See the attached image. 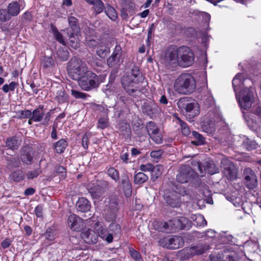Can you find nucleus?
<instances>
[{
	"mask_svg": "<svg viewBox=\"0 0 261 261\" xmlns=\"http://www.w3.org/2000/svg\"><path fill=\"white\" fill-rule=\"evenodd\" d=\"M32 120L35 122H41L43 125H47L50 118V112H46L44 106L39 105L32 112Z\"/></svg>",
	"mask_w": 261,
	"mask_h": 261,
	"instance_id": "obj_9",
	"label": "nucleus"
},
{
	"mask_svg": "<svg viewBox=\"0 0 261 261\" xmlns=\"http://www.w3.org/2000/svg\"><path fill=\"white\" fill-rule=\"evenodd\" d=\"M161 243L164 247L170 249H176L184 245V240L181 237L174 236L171 238H164L161 240Z\"/></svg>",
	"mask_w": 261,
	"mask_h": 261,
	"instance_id": "obj_15",
	"label": "nucleus"
},
{
	"mask_svg": "<svg viewBox=\"0 0 261 261\" xmlns=\"http://www.w3.org/2000/svg\"><path fill=\"white\" fill-rule=\"evenodd\" d=\"M142 108L143 112L146 113L148 115L156 113L158 110V107L156 105L148 102L144 103Z\"/></svg>",
	"mask_w": 261,
	"mask_h": 261,
	"instance_id": "obj_34",
	"label": "nucleus"
},
{
	"mask_svg": "<svg viewBox=\"0 0 261 261\" xmlns=\"http://www.w3.org/2000/svg\"><path fill=\"white\" fill-rule=\"evenodd\" d=\"M163 154V151L161 150L152 151L150 152V156L155 159H160Z\"/></svg>",
	"mask_w": 261,
	"mask_h": 261,
	"instance_id": "obj_64",
	"label": "nucleus"
},
{
	"mask_svg": "<svg viewBox=\"0 0 261 261\" xmlns=\"http://www.w3.org/2000/svg\"><path fill=\"white\" fill-rule=\"evenodd\" d=\"M243 175L246 187L249 190L255 189L257 187V178L254 172L249 167L245 168Z\"/></svg>",
	"mask_w": 261,
	"mask_h": 261,
	"instance_id": "obj_14",
	"label": "nucleus"
},
{
	"mask_svg": "<svg viewBox=\"0 0 261 261\" xmlns=\"http://www.w3.org/2000/svg\"><path fill=\"white\" fill-rule=\"evenodd\" d=\"M109 126V120L107 115L101 117L98 119L97 123V127L103 129Z\"/></svg>",
	"mask_w": 261,
	"mask_h": 261,
	"instance_id": "obj_40",
	"label": "nucleus"
},
{
	"mask_svg": "<svg viewBox=\"0 0 261 261\" xmlns=\"http://www.w3.org/2000/svg\"><path fill=\"white\" fill-rule=\"evenodd\" d=\"M67 34L69 37V44L73 48H77L79 47L80 43L79 38H77L78 35H75V33L71 32V31L67 30Z\"/></svg>",
	"mask_w": 261,
	"mask_h": 261,
	"instance_id": "obj_31",
	"label": "nucleus"
},
{
	"mask_svg": "<svg viewBox=\"0 0 261 261\" xmlns=\"http://www.w3.org/2000/svg\"><path fill=\"white\" fill-rule=\"evenodd\" d=\"M192 135L196 139V140L192 141V143L193 144L196 145H200L204 143L205 139L200 134L196 131H193Z\"/></svg>",
	"mask_w": 261,
	"mask_h": 261,
	"instance_id": "obj_44",
	"label": "nucleus"
},
{
	"mask_svg": "<svg viewBox=\"0 0 261 261\" xmlns=\"http://www.w3.org/2000/svg\"><path fill=\"white\" fill-rule=\"evenodd\" d=\"M67 223L72 230L76 231H80L85 226L83 219L74 214L68 217Z\"/></svg>",
	"mask_w": 261,
	"mask_h": 261,
	"instance_id": "obj_17",
	"label": "nucleus"
},
{
	"mask_svg": "<svg viewBox=\"0 0 261 261\" xmlns=\"http://www.w3.org/2000/svg\"><path fill=\"white\" fill-rule=\"evenodd\" d=\"M195 174L194 171L189 166L184 165L180 167L176 179L180 183H186L193 179Z\"/></svg>",
	"mask_w": 261,
	"mask_h": 261,
	"instance_id": "obj_12",
	"label": "nucleus"
},
{
	"mask_svg": "<svg viewBox=\"0 0 261 261\" xmlns=\"http://www.w3.org/2000/svg\"><path fill=\"white\" fill-rule=\"evenodd\" d=\"M201 127L202 130L207 134H213L215 131V124L212 120H204Z\"/></svg>",
	"mask_w": 261,
	"mask_h": 261,
	"instance_id": "obj_32",
	"label": "nucleus"
},
{
	"mask_svg": "<svg viewBox=\"0 0 261 261\" xmlns=\"http://www.w3.org/2000/svg\"><path fill=\"white\" fill-rule=\"evenodd\" d=\"M67 142L64 139H60L54 144V148L58 153H63L66 147Z\"/></svg>",
	"mask_w": 261,
	"mask_h": 261,
	"instance_id": "obj_37",
	"label": "nucleus"
},
{
	"mask_svg": "<svg viewBox=\"0 0 261 261\" xmlns=\"http://www.w3.org/2000/svg\"><path fill=\"white\" fill-rule=\"evenodd\" d=\"M121 83L126 92L133 96H138L143 90L140 81L133 80L129 77H122Z\"/></svg>",
	"mask_w": 261,
	"mask_h": 261,
	"instance_id": "obj_6",
	"label": "nucleus"
},
{
	"mask_svg": "<svg viewBox=\"0 0 261 261\" xmlns=\"http://www.w3.org/2000/svg\"><path fill=\"white\" fill-rule=\"evenodd\" d=\"M146 128L149 137L156 144H161L163 142L162 135L156 124L149 121L146 124Z\"/></svg>",
	"mask_w": 261,
	"mask_h": 261,
	"instance_id": "obj_13",
	"label": "nucleus"
},
{
	"mask_svg": "<svg viewBox=\"0 0 261 261\" xmlns=\"http://www.w3.org/2000/svg\"><path fill=\"white\" fill-rule=\"evenodd\" d=\"M140 74V72L139 69L136 67L132 69L131 72L129 74L123 76L122 77H129L133 80L140 81V79L141 78L139 77Z\"/></svg>",
	"mask_w": 261,
	"mask_h": 261,
	"instance_id": "obj_46",
	"label": "nucleus"
},
{
	"mask_svg": "<svg viewBox=\"0 0 261 261\" xmlns=\"http://www.w3.org/2000/svg\"><path fill=\"white\" fill-rule=\"evenodd\" d=\"M91 5L93 6V10L96 14L101 13L105 9L104 4L101 0H95Z\"/></svg>",
	"mask_w": 261,
	"mask_h": 261,
	"instance_id": "obj_41",
	"label": "nucleus"
},
{
	"mask_svg": "<svg viewBox=\"0 0 261 261\" xmlns=\"http://www.w3.org/2000/svg\"><path fill=\"white\" fill-rule=\"evenodd\" d=\"M167 203L173 207H178L180 204V200L176 194V192L171 193L166 197Z\"/></svg>",
	"mask_w": 261,
	"mask_h": 261,
	"instance_id": "obj_29",
	"label": "nucleus"
},
{
	"mask_svg": "<svg viewBox=\"0 0 261 261\" xmlns=\"http://www.w3.org/2000/svg\"><path fill=\"white\" fill-rule=\"evenodd\" d=\"M105 13L111 20L114 21L117 18V13L115 9L110 5H108L105 9Z\"/></svg>",
	"mask_w": 261,
	"mask_h": 261,
	"instance_id": "obj_42",
	"label": "nucleus"
},
{
	"mask_svg": "<svg viewBox=\"0 0 261 261\" xmlns=\"http://www.w3.org/2000/svg\"><path fill=\"white\" fill-rule=\"evenodd\" d=\"M148 177L144 173L140 172L136 174L134 176V183L137 185H140L146 182Z\"/></svg>",
	"mask_w": 261,
	"mask_h": 261,
	"instance_id": "obj_39",
	"label": "nucleus"
},
{
	"mask_svg": "<svg viewBox=\"0 0 261 261\" xmlns=\"http://www.w3.org/2000/svg\"><path fill=\"white\" fill-rule=\"evenodd\" d=\"M195 222L196 223L197 225L199 226H205L206 225V221L205 220L204 217L201 215H198L196 216Z\"/></svg>",
	"mask_w": 261,
	"mask_h": 261,
	"instance_id": "obj_59",
	"label": "nucleus"
},
{
	"mask_svg": "<svg viewBox=\"0 0 261 261\" xmlns=\"http://www.w3.org/2000/svg\"><path fill=\"white\" fill-rule=\"evenodd\" d=\"M24 2L22 0H19L18 2L13 1L8 5L7 11L10 17H15L19 14L21 10V7Z\"/></svg>",
	"mask_w": 261,
	"mask_h": 261,
	"instance_id": "obj_21",
	"label": "nucleus"
},
{
	"mask_svg": "<svg viewBox=\"0 0 261 261\" xmlns=\"http://www.w3.org/2000/svg\"><path fill=\"white\" fill-rule=\"evenodd\" d=\"M20 159L23 163L31 164L33 160L32 148L27 146L23 147L21 151Z\"/></svg>",
	"mask_w": 261,
	"mask_h": 261,
	"instance_id": "obj_23",
	"label": "nucleus"
},
{
	"mask_svg": "<svg viewBox=\"0 0 261 261\" xmlns=\"http://www.w3.org/2000/svg\"><path fill=\"white\" fill-rule=\"evenodd\" d=\"M129 254L135 260V261H143V258L141 254L134 249L131 248L129 249Z\"/></svg>",
	"mask_w": 261,
	"mask_h": 261,
	"instance_id": "obj_53",
	"label": "nucleus"
},
{
	"mask_svg": "<svg viewBox=\"0 0 261 261\" xmlns=\"http://www.w3.org/2000/svg\"><path fill=\"white\" fill-rule=\"evenodd\" d=\"M119 131L123 134H128L130 133V128L128 124L122 123L119 125Z\"/></svg>",
	"mask_w": 261,
	"mask_h": 261,
	"instance_id": "obj_58",
	"label": "nucleus"
},
{
	"mask_svg": "<svg viewBox=\"0 0 261 261\" xmlns=\"http://www.w3.org/2000/svg\"><path fill=\"white\" fill-rule=\"evenodd\" d=\"M165 230H171L189 229L191 227V221L185 217L174 218L169 220L168 222L163 223Z\"/></svg>",
	"mask_w": 261,
	"mask_h": 261,
	"instance_id": "obj_8",
	"label": "nucleus"
},
{
	"mask_svg": "<svg viewBox=\"0 0 261 261\" xmlns=\"http://www.w3.org/2000/svg\"><path fill=\"white\" fill-rule=\"evenodd\" d=\"M41 65L45 71L49 70L56 65V62L52 57L43 56L41 60Z\"/></svg>",
	"mask_w": 261,
	"mask_h": 261,
	"instance_id": "obj_26",
	"label": "nucleus"
},
{
	"mask_svg": "<svg viewBox=\"0 0 261 261\" xmlns=\"http://www.w3.org/2000/svg\"><path fill=\"white\" fill-rule=\"evenodd\" d=\"M105 77L101 75H97L90 70L84 74L78 81V84L82 89L89 91L98 87L100 84L103 82Z\"/></svg>",
	"mask_w": 261,
	"mask_h": 261,
	"instance_id": "obj_4",
	"label": "nucleus"
},
{
	"mask_svg": "<svg viewBox=\"0 0 261 261\" xmlns=\"http://www.w3.org/2000/svg\"><path fill=\"white\" fill-rule=\"evenodd\" d=\"M67 69L69 76L77 81L90 70L85 62L75 57L68 63Z\"/></svg>",
	"mask_w": 261,
	"mask_h": 261,
	"instance_id": "obj_3",
	"label": "nucleus"
},
{
	"mask_svg": "<svg viewBox=\"0 0 261 261\" xmlns=\"http://www.w3.org/2000/svg\"><path fill=\"white\" fill-rule=\"evenodd\" d=\"M9 177L11 180L19 182L23 179L24 173L21 170H17L11 172Z\"/></svg>",
	"mask_w": 261,
	"mask_h": 261,
	"instance_id": "obj_35",
	"label": "nucleus"
},
{
	"mask_svg": "<svg viewBox=\"0 0 261 261\" xmlns=\"http://www.w3.org/2000/svg\"><path fill=\"white\" fill-rule=\"evenodd\" d=\"M242 146L246 150H251L256 148L257 144L254 140L246 138L242 143Z\"/></svg>",
	"mask_w": 261,
	"mask_h": 261,
	"instance_id": "obj_38",
	"label": "nucleus"
},
{
	"mask_svg": "<svg viewBox=\"0 0 261 261\" xmlns=\"http://www.w3.org/2000/svg\"><path fill=\"white\" fill-rule=\"evenodd\" d=\"M53 32L56 39L60 43L65 45V42L63 39V35L56 29L53 30Z\"/></svg>",
	"mask_w": 261,
	"mask_h": 261,
	"instance_id": "obj_60",
	"label": "nucleus"
},
{
	"mask_svg": "<svg viewBox=\"0 0 261 261\" xmlns=\"http://www.w3.org/2000/svg\"><path fill=\"white\" fill-rule=\"evenodd\" d=\"M175 90L179 94L188 95L196 89V83L194 77L189 73L180 74L175 81Z\"/></svg>",
	"mask_w": 261,
	"mask_h": 261,
	"instance_id": "obj_1",
	"label": "nucleus"
},
{
	"mask_svg": "<svg viewBox=\"0 0 261 261\" xmlns=\"http://www.w3.org/2000/svg\"><path fill=\"white\" fill-rule=\"evenodd\" d=\"M188 253L192 255L201 254L204 252V249L201 246H196L190 248L187 250Z\"/></svg>",
	"mask_w": 261,
	"mask_h": 261,
	"instance_id": "obj_47",
	"label": "nucleus"
},
{
	"mask_svg": "<svg viewBox=\"0 0 261 261\" xmlns=\"http://www.w3.org/2000/svg\"><path fill=\"white\" fill-rule=\"evenodd\" d=\"M122 48L120 45L117 44L112 55L107 59V64L109 67H118L123 62L121 59Z\"/></svg>",
	"mask_w": 261,
	"mask_h": 261,
	"instance_id": "obj_16",
	"label": "nucleus"
},
{
	"mask_svg": "<svg viewBox=\"0 0 261 261\" xmlns=\"http://www.w3.org/2000/svg\"><path fill=\"white\" fill-rule=\"evenodd\" d=\"M94 228L98 236L108 243L113 242L114 237H119L121 232L120 225L116 222L111 223L107 228L97 222L94 224Z\"/></svg>",
	"mask_w": 261,
	"mask_h": 261,
	"instance_id": "obj_2",
	"label": "nucleus"
},
{
	"mask_svg": "<svg viewBox=\"0 0 261 261\" xmlns=\"http://www.w3.org/2000/svg\"><path fill=\"white\" fill-rule=\"evenodd\" d=\"M18 118L19 119L29 118L31 117L32 111L30 110H21L17 112Z\"/></svg>",
	"mask_w": 261,
	"mask_h": 261,
	"instance_id": "obj_56",
	"label": "nucleus"
},
{
	"mask_svg": "<svg viewBox=\"0 0 261 261\" xmlns=\"http://www.w3.org/2000/svg\"><path fill=\"white\" fill-rule=\"evenodd\" d=\"M85 33L86 35V44L89 47L94 48L98 47L102 41L98 39L91 38L90 36H93L95 34L94 31L89 28H86L85 30Z\"/></svg>",
	"mask_w": 261,
	"mask_h": 261,
	"instance_id": "obj_22",
	"label": "nucleus"
},
{
	"mask_svg": "<svg viewBox=\"0 0 261 261\" xmlns=\"http://www.w3.org/2000/svg\"><path fill=\"white\" fill-rule=\"evenodd\" d=\"M110 53V48L108 45L103 42H101L97 47L96 54L101 58H105Z\"/></svg>",
	"mask_w": 261,
	"mask_h": 261,
	"instance_id": "obj_33",
	"label": "nucleus"
},
{
	"mask_svg": "<svg viewBox=\"0 0 261 261\" xmlns=\"http://www.w3.org/2000/svg\"><path fill=\"white\" fill-rule=\"evenodd\" d=\"M245 81L243 73H239L234 76L232 84L234 91L236 93L240 89L243 88Z\"/></svg>",
	"mask_w": 261,
	"mask_h": 261,
	"instance_id": "obj_25",
	"label": "nucleus"
},
{
	"mask_svg": "<svg viewBox=\"0 0 261 261\" xmlns=\"http://www.w3.org/2000/svg\"><path fill=\"white\" fill-rule=\"evenodd\" d=\"M41 173V170L39 168H38L34 169V170L29 171L27 173L26 176H27V179H33L34 178L37 177Z\"/></svg>",
	"mask_w": 261,
	"mask_h": 261,
	"instance_id": "obj_52",
	"label": "nucleus"
},
{
	"mask_svg": "<svg viewBox=\"0 0 261 261\" xmlns=\"http://www.w3.org/2000/svg\"><path fill=\"white\" fill-rule=\"evenodd\" d=\"M71 94L73 97H74L76 99H85L86 98L87 96V94L73 89H72L71 90Z\"/></svg>",
	"mask_w": 261,
	"mask_h": 261,
	"instance_id": "obj_50",
	"label": "nucleus"
},
{
	"mask_svg": "<svg viewBox=\"0 0 261 261\" xmlns=\"http://www.w3.org/2000/svg\"><path fill=\"white\" fill-rule=\"evenodd\" d=\"M18 86V83L16 82H11L9 84H5L3 86L2 90L5 93L9 91H14L15 89Z\"/></svg>",
	"mask_w": 261,
	"mask_h": 261,
	"instance_id": "obj_48",
	"label": "nucleus"
},
{
	"mask_svg": "<svg viewBox=\"0 0 261 261\" xmlns=\"http://www.w3.org/2000/svg\"><path fill=\"white\" fill-rule=\"evenodd\" d=\"M5 143L6 146L8 148V149L12 150L17 149L20 145V143L17 138L15 136L7 138Z\"/></svg>",
	"mask_w": 261,
	"mask_h": 261,
	"instance_id": "obj_30",
	"label": "nucleus"
},
{
	"mask_svg": "<svg viewBox=\"0 0 261 261\" xmlns=\"http://www.w3.org/2000/svg\"><path fill=\"white\" fill-rule=\"evenodd\" d=\"M179 123L182 134L186 136H188L190 134V130L186 123L180 119H179Z\"/></svg>",
	"mask_w": 261,
	"mask_h": 261,
	"instance_id": "obj_54",
	"label": "nucleus"
},
{
	"mask_svg": "<svg viewBox=\"0 0 261 261\" xmlns=\"http://www.w3.org/2000/svg\"><path fill=\"white\" fill-rule=\"evenodd\" d=\"M194 55L190 48L182 46L178 48V65L182 67H189L194 62Z\"/></svg>",
	"mask_w": 261,
	"mask_h": 261,
	"instance_id": "obj_7",
	"label": "nucleus"
},
{
	"mask_svg": "<svg viewBox=\"0 0 261 261\" xmlns=\"http://www.w3.org/2000/svg\"><path fill=\"white\" fill-rule=\"evenodd\" d=\"M197 168L199 171V174L201 176H203L204 175L206 171V163L204 165H203L200 162H197Z\"/></svg>",
	"mask_w": 261,
	"mask_h": 261,
	"instance_id": "obj_63",
	"label": "nucleus"
},
{
	"mask_svg": "<svg viewBox=\"0 0 261 261\" xmlns=\"http://www.w3.org/2000/svg\"><path fill=\"white\" fill-rule=\"evenodd\" d=\"M76 206L77 210L81 212L89 211L91 207L89 201L84 197H81L79 199L76 203Z\"/></svg>",
	"mask_w": 261,
	"mask_h": 261,
	"instance_id": "obj_27",
	"label": "nucleus"
},
{
	"mask_svg": "<svg viewBox=\"0 0 261 261\" xmlns=\"http://www.w3.org/2000/svg\"><path fill=\"white\" fill-rule=\"evenodd\" d=\"M107 174L115 181L119 179V171L114 167H110L107 170Z\"/></svg>",
	"mask_w": 261,
	"mask_h": 261,
	"instance_id": "obj_45",
	"label": "nucleus"
},
{
	"mask_svg": "<svg viewBox=\"0 0 261 261\" xmlns=\"http://www.w3.org/2000/svg\"><path fill=\"white\" fill-rule=\"evenodd\" d=\"M221 168L224 175L229 180H233L237 177V170L234 164L227 158L221 161Z\"/></svg>",
	"mask_w": 261,
	"mask_h": 261,
	"instance_id": "obj_11",
	"label": "nucleus"
},
{
	"mask_svg": "<svg viewBox=\"0 0 261 261\" xmlns=\"http://www.w3.org/2000/svg\"><path fill=\"white\" fill-rule=\"evenodd\" d=\"M162 168V167L160 165L153 166V165L150 163L141 164L140 166V169L142 171L151 172V179L153 181L156 180L162 174V171H161Z\"/></svg>",
	"mask_w": 261,
	"mask_h": 261,
	"instance_id": "obj_18",
	"label": "nucleus"
},
{
	"mask_svg": "<svg viewBox=\"0 0 261 261\" xmlns=\"http://www.w3.org/2000/svg\"><path fill=\"white\" fill-rule=\"evenodd\" d=\"M166 60L171 63H177L178 64V48L174 51H169L166 53Z\"/></svg>",
	"mask_w": 261,
	"mask_h": 261,
	"instance_id": "obj_36",
	"label": "nucleus"
},
{
	"mask_svg": "<svg viewBox=\"0 0 261 261\" xmlns=\"http://www.w3.org/2000/svg\"><path fill=\"white\" fill-rule=\"evenodd\" d=\"M56 172L61 175L62 178H65L66 176V171L65 168L62 166H59L56 167Z\"/></svg>",
	"mask_w": 261,
	"mask_h": 261,
	"instance_id": "obj_62",
	"label": "nucleus"
},
{
	"mask_svg": "<svg viewBox=\"0 0 261 261\" xmlns=\"http://www.w3.org/2000/svg\"><path fill=\"white\" fill-rule=\"evenodd\" d=\"M120 186L122 188L125 196L129 197L132 193V186L129 178L126 174L121 175Z\"/></svg>",
	"mask_w": 261,
	"mask_h": 261,
	"instance_id": "obj_19",
	"label": "nucleus"
},
{
	"mask_svg": "<svg viewBox=\"0 0 261 261\" xmlns=\"http://www.w3.org/2000/svg\"><path fill=\"white\" fill-rule=\"evenodd\" d=\"M68 54L67 50L64 48H59L57 52V56L63 61L68 59Z\"/></svg>",
	"mask_w": 261,
	"mask_h": 261,
	"instance_id": "obj_51",
	"label": "nucleus"
},
{
	"mask_svg": "<svg viewBox=\"0 0 261 261\" xmlns=\"http://www.w3.org/2000/svg\"><path fill=\"white\" fill-rule=\"evenodd\" d=\"M11 17L7 9H0V21L3 22H6L11 19Z\"/></svg>",
	"mask_w": 261,
	"mask_h": 261,
	"instance_id": "obj_49",
	"label": "nucleus"
},
{
	"mask_svg": "<svg viewBox=\"0 0 261 261\" xmlns=\"http://www.w3.org/2000/svg\"><path fill=\"white\" fill-rule=\"evenodd\" d=\"M210 258L211 261H237L232 253L228 250L221 251L216 256L210 255Z\"/></svg>",
	"mask_w": 261,
	"mask_h": 261,
	"instance_id": "obj_20",
	"label": "nucleus"
},
{
	"mask_svg": "<svg viewBox=\"0 0 261 261\" xmlns=\"http://www.w3.org/2000/svg\"><path fill=\"white\" fill-rule=\"evenodd\" d=\"M81 238L88 244H94L97 242V236L91 229H87L81 233Z\"/></svg>",
	"mask_w": 261,
	"mask_h": 261,
	"instance_id": "obj_24",
	"label": "nucleus"
},
{
	"mask_svg": "<svg viewBox=\"0 0 261 261\" xmlns=\"http://www.w3.org/2000/svg\"><path fill=\"white\" fill-rule=\"evenodd\" d=\"M178 108L185 111L187 118L191 119L198 115L200 113L198 105L196 102H191L187 97L180 98L177 103Z\"/></svg>",
	"mask_w": 261,
	"mask_h": 261,
	"instance_id": "obj_5",
	"label": "nucleus"
},
{
	"mask_svg": "<svg viewBox=\"0 0 261 261\" xmlns=\"http://www.w3.org/2000/svg\"><path fill=\"white\" fill-rule=\"evenodd\" d=\"M206 171L210 174H214L219 172V169L213 161L206 162Z\"/></svg>",
	"mask_w": 261,
	"mask_h": 261,
	"instance_id": "obj_43",
	"label": "nucleus"
},
{
	"mask_svg": "<svg viewBox=\"0 0 261 261\" xmlns=\"http://www.w3.org/2000/svg\"><path fill=\"white\" fill-rule=\"evenodd\" d=\"M8 166L10 167H16L19 165L20 161L18 158H13L8 161Z\"/></svg>",
	"mask_w": 261,
	"mask_h": 261,
	"instance_id": "obj_61",
	"label": "nucleus"
},
{
	"mask_svg": "<svg viewBox=\"0 0 261 261\" xmlns=\"http://www.w3.org/2000/svg\"><path fill=\"white\" fill-rule=\"evenodd\" d=\"M90 192L91 195L96 199L100 198L101 195V188L98 186H95L93 189H91Z\"/></svg>",
	"mask_w": 261,
	"mask_h": 261,
	"instance_id": "obj_55",
	"label": "nucleus"
},
{
	"mask_svg": "<svg viewBox=\"0 0 261 261\" xmlns=\"http://www.w3.org/2000/svg\"><path fill=\"white\" fill-rule=\"evenodd\" d=\"M44 236L45 238L49 241H53L55 238V233L54 229L48 228L46 229Z\"/></svg>",
	"mask_w": 261,
	"mask_h": 261,
	"instance_id": "obj_57",
	"label": "nucleus"
},
{
	"mask_svg": "<svg viewBox=\"0 0 261 261\" xmlns=\"http://www.w3.org/2000/svg\"><path fill=\"white\" fill-rule=\"evenodd\" d=\"M240 96L241 97L239 98L238 101L241 108L246 110L250 109L253 100V94L251 89H243L241 91Z\"/></svg>",
	"mask_w": 261,
	"mask_h": 261,
	"instance_id": "obj_10",
	"label": "nucleus"
},
{
	"mask_svg": "<svg viewBox=\"0 0 261 261\" xmlns=\"http://www.w3.org/2000/svg\"><path fill=\"white\" fill-rule=\"evenodd\" d=\"M69 26L71 29V32L78 35L80 32V28L77 19L74 16H69L68 18ZM70 31V30L68 29Z\"/></svg>",
	"mask_w": 261,
	"mask_h": 261,
	"instance_id": "obj_28",
	"label": "nucleus"
}]
</instances>
